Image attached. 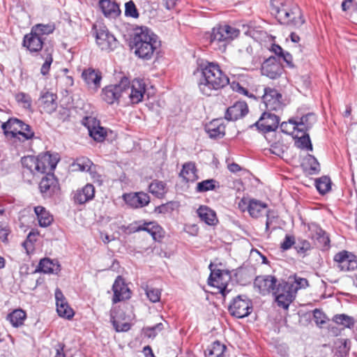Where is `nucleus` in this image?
<instances>
[{"instance_id": "nucleus-59", "label": "nucleus", "mask_w": 357, "mask_h": 357, "mask_svg": "<svg viewBox=\"0 0 357 357\" xmlns=\"http://www.w3.org/2000/svg\"><path fill=\"white\" fill-rule=\"evenodd\" d=\"M10 233L8 225L6 223L0 222V239L4 242H8V236Z\"/></svg>"}, {"instance_id": "nucleus-24", "label": "nucleus", "mask_w": 357, "mask_h": 357, "mask_svg": "<svg viewBox=\"0 0 357 357\" xmlns=\"http://www.w3.org/2000/svg\"><path fill=\"white\" fill-rule=\"evenodd\" d=\"M44 40L43 37L33 33L31 29L29 33L24 36L22 45L31 53L38 52L42 50Z\"/></svg>"}, {"instance_id": "nucleus-19", "label": "nucleus", "mask_w": 357, "mask_h": 357, "mask_svg": "<svg viewBox=\"0 0 357 357\" xmlns=\"http://www.w3.org/2000/svg\"><path fill=\"white\" fill-rule=\"evenodd\" d=\"M82 78L89 89L96 91L100 87L101 73L96 69L88 68L82 73Z\"/></svg>"}, {"instance_id": "nucleus-39", "label": "nucleus", "mask_w": 357, "mask_h": 357, "mask_svg": "<svg viewBox=\"0 0 357 357\" xmlns=\"http://www.w3.org/2000/svg\"><path fill=\"white\" fill-rule=\"evenodd\" d=\"M149 192L155 197L163 198L167 192L166 183L163 181L154 180L149 186Z\"/></svg>"}, {"instance_id": "nucleus-34", "label": "nucleus", "mask_w": 357, "mask_h": 357, "mask_svg": "<svg viewBox=\"0 0 357 357\" xmlns=\"http://www.w3.org/2000/svg\"><path fill=\"white\" fill-rule=\"evenodd\" d=\"M197 213L201 220L208 225H215L218 221L215 212L207 206H200Z\"/></svg>"}, {"instance_id": "nucleus-2", "label": "nucleus", "mask_w": 357, "mask_h": 357, "mask_svg": "<svg viewBox=\"0 0 357 357\" xmlns=\"http://www.w3.org/2000/svg\"><path fill=\"white\" fill-rule=\"evenodd\" d=\"M197 72L199 73L197 81L199 90L206 96H211L229 84L228 77L217 63L211 62L202 65Z\"/></svg>"}, {"instance_id": "nucleus-20", "label": "nucleus", "mask_w": 357, "mask_h": 357, "mask_svg": "<svg viewBox=\"0 0 357 357\" xmlns=\"http://www.w3.org/2000/svg\"><path fill=\"white\" fill-rule=\"evenodd\" d=\"M123 197L126 204L133 208L144 207L150 202L149 196L143 192L124 194Z\"/></svg>"}, {"instance_id": "nucleus-21", "label": "nucleus", "mask_w": 357, "mask_h": 357, "mask_svg": "<svg viewBox=\"0 0 357 357\" xmlns=\"http://www.w3.org/2000/svg\"><path fill=\"white\" fill-rule=\"evenodd\" d=\"M310 237L316 241V244L321 248H325L329 245L330 239L325 231L317 224L310 223L308 225Z\"/></svg>"}, {"instance_id": "nucleus-26", "label": "nucleus", "mask_w": 357, "mask_h": 357, "mask_svg": "<svg viewBox=\"0 0 357 357\" xmlns=\"http://www.w3.org/2000/svg\"><path fill=\"white\" fill-rule=\"evenodd\" d=\"M56 311L61 317L70 319L74 316L73 310L68 305L61 291L57 289L55 291Z\"/></svg>"}, {"instance_id": "nucleus-47", "label": "nucleus", "mask_w": 357, "mask_h": 357, "mask_svg": "<svg viewBox=\"0 0 357 357\" xmlns=\"http://www.w3.org/2000/svg\"><path fill=\"white\" fill-rule=\"evenodd\" d=\"M15 100L24 109H31V98L26 93L19 92L15 95Z\"/></svg>"}, {"instance_id": "nucleus-63", "label": "nucleus", "mask_w": 357, "mask_h": 357, "mask_svg": "<svg viewBox=\"0 0 357 357\" xmlns=\"http://www.w3.org/2000/svg\"><path fill=\"white\" fill-rule=\"evenodd\" d=\"M271 50L279 57H281L284 52L282 48L278 45H273Z\"/></svg>"}, {"instance_id": "nucleus-1", "label": "nucleus", "mask_w": 357, "mask_h": 357, "mask_svg": "<svg viewBox=\"0 0 357 357\" xmlns=\"http://www.w3.org/2000/svg\"><path fill=\"white\" fill-rule=\"evenodd\" d=\"M59 160L58 154L49 152L41 153L38 156L26 155L21 159V163L33 174H47L39 183V189L43 197H50L58 189V182L52 172Z\"/></svg>"}, {"instance_id": "nucleus-8", "label": "nucleus", "mask_w": 357, "mask_h": 357, "mask_svg": "<svg viewBox=\"0 0 357 357\" xmlns=\"http://www.w3.org/2000/svg\"><path fill=\"white\" fill-rule=\"evenodd\" d=\"M212 264L209 265L211 272L208 280V284L210 286L216 287L222 296H225L229 292L227 287L231 279L230 273L227 271L220 269L212 270Z\"/></svg>"}, {"instance_id": "nucleus-56", "label": "nucleus", "mask_w": 357, "mask_h": 357, "mask_svg": "<svg viewBox=\"0 0 357 357\" xmlns=\"http://www.w3.org/2000/svg\"><path fill=\"white\" fill-rule=\"evenodd\" d=\"M313 319L317 325H322L326 323V315L325 314L319 309H315L313 311Z\"/></svg>"}, {"instance_id": "nucleus-18", "label": "nucleus", "mask_w": 357, "mask_h": 357, "mask_svg": "<svg viewBox=\"0 0 357 357\" xmlns=\"http://www.w3.org/2000/svg\"><path fill=\"white\" fill-rule=\"evenodd\" d=\"M23 126L24 128L28 129V124L18 119L10 118L1 125V128L7 137L21 139L22 138L19 137V134L23 129Z\"/></svg>"}, {"instance_id": "nucleus-36", "label": "nucleus", "mask_w": 357, "mask_h": 357, "mask_svg": "<svg viewBox=\"0 0 357 357\" xmlns=\"http://www.w3.org/2000/svg\"><path fill=\"white\" fill-rule=\"evenodd\" d=\"M37 271L44 273L56 274L60 271V265L57 261L44 258L40 261Z\"/></svg>"}, {"instance_id": "nucleus-16", "label": "nucleus", "mask_w": 357, "mask_h": 357, "mask_svg": "<svg viewBox=\"0 0 357 357\" xmlns=\"http://www.w3.org/2000/svg\"><path fill=\"white\" fill-rule=\"evenodd\" d=\"M56 100V94L49 91H41L38 100V105L41 112L52 114L55 112L58 105Z\"/></svg>"}, {"instance_id": "nucleus-49", "label": "nucleus", "mask_w": 357, "mask_h": 357, "mask_svg": "<svg viewBox=\"0 0 357 357\" xmlns=\"http://www.w3.org/2000/svg\"><path fill=\"white\" fill-rule=\"evenodd\" d=\"M45 59V62L41 66L40 73L43 75H47L50 70V66L53 62V58L52 52H48L47 51L42 56Z\"/></svg>"}, {"instance_id": "nucleus-62", "label": "nucleus", "mask_w": 357, "mask_h": 357, "mask_svg": "<svg viewBox=\"0 0 357 357\" xmlns=\"http://www.w3.org/2000/svg\"><path fill=\"white\" fill-rule=\"evenodd\" d=\"M227 167L228 169L232 173L238 172L241 169V167L238 164L234 162L229 164Z\"/></svg>"}, {"instance_id": "nucleus-17", "label": "nucleus", "mask_w": 357, "mask_h": 357, "mask_svg": "<svg viewBox=\"0 0 357 357\" xmlns=\"http://www.w3.org/2000/svg\"><path fill=\"white\" fill-rule=\"evenodd\" d=\"M83 124L87 127L90 136L97 142H102L107 135V129L100 126L99 122L92 117H86Z\"/></svg>"}, {"instance_id": "nucleus-23", "label": "nucleus", "mask_w": 357, "mask_h": 357, "mask_svg": "<svg viewBox=\"0 0 357 357\" xmlns=\"http://www.w3.org/2000/svg\"><path fill=\"white\" fill-rule=\"evenodd\" d=\"M282 67L275 57L271 56L261 66V73L271 79L278 78L282 73Z\"/></svg>"}, {"instance_id": "nucleus-45", "label": "nucleus", "mask_w": 357, "mask_h": 357, "mask_svg": "<svg viewBox=\"0 0 357 357\" xmlns=\"http://www.w3.org/2000/svg\"><path fill=\"white\" fill-rule=\"evenodd\" d=\"M316 188L319 193L324 195L331 188V181L329 177L322 176L316 180Z\"/></svg>"}, {"instance_id": "nucleus-4", "label": "nucleus", "mask_w": 357, "mask_h": 357, "mask_svg": "<svg viewBox=\"0 0 357 357\" xmlns=\"http://www.w3.org/2000/svg\"><path fill=\"white\" fill-rule=\"evenodd\" d=\"M272 4L280 24L296 27L304 24L301 10L291 0H273Z\"/></svg>"}, {"instance_id": "nucleus-51", "label": "nucleus", "mask_w": 357, "mask_h": 357, "mask_svg": "<svg viewBox=\"0 0 357 357\" xmlns=\"http://www.w3.org/2000/svg\"><path fill=\"white\" fill-rule=\"evenodd\" d=\"M110 318L111 322L112 323V325L116 332H126L130 328V324L129 323L125 322L120 324L118 321L116 320L113 310H111Z\"/></svg>"}, {"instance_id": "nucleus-55", "label": "nucleus", "mask_w": 357, "mask_h": 357, "mask_svg": "<svg viewBox=\"0 0 357 357\" xmlns=\"http://www.w3.org/2000/svg\"><path fill=\"white\" fill-rule=\"evenodd\" d=\"M310 243L307 240H298L295 245V249L298 253L304 254L310 249Z\"/></svg>"}, {"instance_id": "nucleus-6", "label": "nucleus", "mask_w": 357, "mask_h": 357, "mask_svg": "<svg viewBox=\"0 0 357 357\" xmlns=\"http://www.w3.org/2000/svg\"><path fill=\"white\" fill-rule=\"evenodd\" d=\"M129 86L130 80L123 77L119 84L107 86L102 89V98L109 105L118 102L120 98L125 97V93H128Z\"/></svg>"}, {"instance_id": "nucleus-13", "label": "nucleus", "mask_w": 357, "mask_h": 357, "mask_svg": "<svg viewBox=\"0 0 357 357\" xmlns=\"http://www.w3.org/2000/svg\"><path fill=\"white\" fill-rule=\"evenodd\" d=\"M278 282V279L273 275H259L256 277L254 286L262 295H266L271 293L273 294V291Z\"/></svg>"}, {"instance_id": "nucleus-7", "label": "nucleus", "mask_w": 357, "mask_h": 357, "mask_svg": "<svg viewBox=\"0 0 357 357\" xmlns=\"http://www.w3.org/2000/svg\"><path fill=\"white\" fill-rule=\"evenodd\" d=\"M291 282L286 281L278 282L273 294L275 297V301L278 305L287 310L289 305L294 300L295 289H291Z\"/></svg>"}, {"instance_id": "nucleus-61", "label": "nucleus", "mask_w": 357, "mask_h": 357, "mask_svg": "<svg viewBox=\"0 0 357 357\" xmlns=\"http://www.w3.org/2000/svg\"><path fill=\"white\" fill-rule=\"evenodd\" d=\"M282 59L289 65V66H292L293 58L291 54L287 52H284L282 54L281 57Z\"/></svg>"}, {"instance_id": "nucleus-30", "label": "nucleus", "mask_w": 357, "mask_h": 357, "mask_svg": "<svg viewBox=\"0 0 357 357\" xmlns=\"http://www.w3.org/2000/svg\"><path fill=\"white\" fill-rule=\"evenodd\" d=\"M73 170L89 172L93 178H96L97 175L96 166L89 158L80 157L72 164Z\"/></svg>"}, {"instance_id": "nucleus-12", "label": "nucleus", "mask_w": 357, "mask_h": 357, "mask_svg": "<svg viewBox=\"0 0 357 357\" xmlns=\"http://www.w3.org/2000/svg\"><path fill=\"white\" fill-rule=\"evenodd\" d=\"M280 123V118L278 115L270 112H264L259 119L251 127L257 128L262 132H268L275 130Z\"/></svg>"}, {"instance_id": "nucleus-40", "label": "nucleus", "mask_w": 357, "mask_h": 357, "mask_svg": "<svg viewBox=\"0 0 357 357\" xmlns=\"http://www.w3.org/2000/svg\"><path fill=\"white\" fill-rule=\"evenodd\" d=\"M303 166L310 174H315L320 171L319 162L312 155L310 154H308L305 158Z\"/></svg>"}, {"instance_id": "nucleus-28", "label": "nucleus", "mask_w": 357, "mask_h": 357, "mask_svg": "<svg viewBox=\"0 0 357 357\" xmlns=\"http://www.w3.org/2000/svg\"><path fill=\"white\" fill-rule=\"evenodd\" d=\"M247 204L245 199H242L239 203V206H241V204ZM248 211L251 217L257 218L261 216L268 208V206L266 203L262 202L259 200L252 199H250L248 203Z\"/></svg>"}, {"instance_id": "nucleus-22", "label": "nucleus", "mask_w": 357, "mask_h": 357, "mask_svg": "<svg viewBox=\"0 0 357 357\" xmlns=\"http://www.w3.org/2000/svg\"><path fill=\"white\" fill-rule=\"evenodd\" d=\"M112 290L114 291V296L112 298V302L114 303H116L130 298L131 292L121 276H118L115 280L112 287Z\"/></svg>"}, {"instance_id": "nucleus-3", "label": "nucleus", "mask_w": 357, "mask_h": 357, "mask_svg": "<svg viewBox=\"0 0 357 357\" xmlns=\"http://www.w3.org/2000/svg\"><path fill=\"white\" fill-rule=\"evenodd\" d=\"M135 53L139 58L150 59L154 52L160 46L158 37L149 28H137L133 36Z\"/></svg>"}, {"instance_id": "nucleus-27", "label": "nucleus", "mask_w": 357, "mask_h": 357, "mask_svg": "<svg viewBox=\"0 0 357 357\" xmlns=\"http://www.w3.org/2000/svg\"><path fill=\"white\" fill-rule=\"evenodd\" d=\"M248 112V107L247 103L244 101H238L227 108L225 113V119L229 121H236L245 116Z\"/></svg>"}, {"instance_id": "nucleus-31", "label": "nucleus", "mask_w": 357, "mask_h": 357, "mask_svg": "<svg viewBox=\"0 0 357 357\" xmlns=\"http://www.w3.org/2000/svg\"><path fill=\"white\" fill-rule=\"evenodd\" d=\"M99 7L106 17L116 18L121 13L118 4L110 0H100Z\"/></svg>"}, {"instance_id": "nucleus-57", "label": "nucleus", "mask_w": 357, "mask_h": 357, "mask_svg": "<svg viewBox=\"0 0 357 357\" xmlns=\"http://www.w3.org/2000/svg\"><path fill=\"white\" fill-rule=\"evenodd\" d=\"M230 86H231V88L232 89V90L234 91L238 92L240 94H242V95H244V96H249V97H252L253 96L252 95H249V92H248V89H246L245 88L242 86L237 82L233 81L232 82H231L230 83Z\"/></svg>"}, {"instance_id": "nucleus-11", "label": "nucleus", "mask_w": 357, "mask_h": 357, "mask_svg": "<svg viewBox=\"0 0 357 357\" xmlns=\"http://www.w3.org/2000/svg\"><path fill=\"white\" fill-rule=\"evenodd\" d=\"M96 40L102 50L111 51L117 47V40L105 26H100L96 30Z\"/></svg>"}, {"instance_id": "nucleus-14", "label": "nucleus", "mask_w": 357, "mask_h": 357, "mask_svg": "<svg viewBox=\"0 0 357 357\" xmlns=\"http://www.w3.org/2000/svg\"><path fill=\"white\" fill-rule=\"evenodd\" d=\"M264 94L262 96L266 107L268 110L278 111L282 109V95L276 89L265 87Z\"/></svg>"}, {"instance_id": "nucleus-15", "label": "nucleus", "mask_w": 357, "mask_h": 357, "mask_svg": "<svg viewBox=\"0 0 357 357\" xmlns=\"http://www.w3.org/2000/svg\"><path fill=\"white\" fill-rule=\"evenodd\" d=\"M128 93H125L132 104L142 102L146 91V84L142 79H135L130 82Z\"/></svg>"}, {"instance_id": "nucleus-9", "label": "nucleus", "mask_w": 357, "mask_h": 357, "mask_svg": "<svg viewBox=\"0 0 357 357\" xmlns=\"http://www.w3.org/2000/svg\"><path fill=\"white\" fill-rule=\"evenodd\" d=\"M333 260L341 271H351L357 268V257L347 250H342L336 253Z\"/></svg>"}, {"instance_id": "nucleus-25", "label": "nucleus", "mask_w": 357, "mask_h": 357, "mask_svg": "<svg viewBox=\"0 0 357 357\" xmlns=\"http://www.w3.org/2000/svg\"><path fill=\"white\" fill-rule=\"evenodd\" d=\"M94 197V186L92 184L87 183L83 188H79L73 192V199L75 203L84 204L93 199Z\"/></svg>"}, {"instance_id": "nucleus-44", "label": "nucleus", "mask_w": 357, "mask_h": 357, "mask_svg": "<svg viewBox=\"0 0 357 357\" xmlns=\"http://www.w3.org/2000/svg\"><path fill=\"white\" fill-rule=\"evenodd\" d=\"M288 282H291V289H295V296L298 289H305L308 286V281L306 278H301L296 275L289 277Z\"/></svg>"}, {"instance_id": "nucleus-50", "label": "nucleus", "mask_w": 357, "mask_h": 357, "mask_svg": "<svg viewBox=\"0 0 357 357\" xmlns=\"http://www.w3.org/2000/svg\"><path fill=\"white\" fill-rule=\"evenodd\" d=\"M333 321L337 324L347 328H351L354 325V320L351 317L344 314H336L333 317Z\"/></svg>"}, {"instance_id": "nucleus-64", "label": "nucleus", "mask_w": 357, "mask_h": 357, "mask_svg": "<svg viewBox=\"0 0 357 357\" xmlns=\"http://www.w3.org/2000/svg\"><path fill=\"white\" fill-rule=\"evenodd\" d=\"M353 0H344L342 3V8L344 11L347 10L349 9Z\"/></svg>"}, {"instance_id": "nucleus-48", "label": "nucleus", "mask_w": 357, "mask_h": 357, "mask_svg": "<svg viewBox=\"0 0 357 357\" xmlns=\"http://www.w3.org/2000/svg\"><path fill=\"white\" fill-rule=\"evenodd\" d=\"M31 29L33 30V33H36L40 36L43 37V36L52 33L54 27L49 24H39L33 26Z\"/></svg>"}, {"instance_id": "nucleus-60", "label": "nucleus", "mask_w": 357, "mask_h": 357, "mask_svg": "<svg viewBox=\"0 0 357 357\" xmlns=\"http://www.w3.org/2000/svg\"><path fill=\"white\" fill-rule=\"evenodd\" d=\"M22 128L23 129L22 130V131L19 134V137H22L24 139H32L33 137L34 132L31 130L30 126L28 125V129L24 128V127Z\"/></svg>"}, {"instance_id": "nucleus-32", "label": "nucleus", "mask_w": 357, "mask_h": 357, "mask_svg": "<svg viewBox=\"0 0 357 357\" xmlns=\"http://www.w3.org/2000/svg\"><path fill=\"white\" fill-rule=\"evenodd\" d=\"M135 231H146L154 241H160L163 236L162 228L155 222H145L135 229Z\"/></svg>"}, {"instance_id": "nucleus-5", "label": "nucleus", "mask_w": 357, "mask_h": 357, "mask_svg": "<svg viewBox=\"0 0 357 357\" xmlns=\"http://www.w3.org/2000/svg\"><path fill=\"white\" fill-rule=\"evenodd\" d=\"M240 33L238 29L227 24L218 25L213 28L208 38L211 46L220 52H225L227 45Z\"/></svg>"}, {"instance_id": "nucleus-52", "label": "nucleus", "mask_w": 357, "mask_h": 357, "mask_svg": "<svg viewBox=\"0 0 357 357\" xmlns=\"http://www.w3.org/2000/svg\"><path fill=\"white\" fill-rule=\"evenodd\" d=\"M163 324L162 323H158L153 326L144 328L143 331L145 336L150 338H154L159 332L163 330Z\"/></svg>"}, {"instance_id": "nucleus-38", "label": "nucleus", "mask_w": 357, "mask_h": 357, "mask_svg": "<svg viewBox=\"0 0 357 357\" xmlns=\"http://www.w3.org/2000/svg\"><path fill=\"white\" fill-rule=\"evenodd\" d=\"M26 318V313L22 309H15L7 315V320L15 328L24 324Z\"/></svg>"}, {"instance_id": "nucleus-33", "label": "nucleus", "mask_w": 357, "mask_h": 357, "mask_svg": "<svg viewBox=\"0 0 357 357\" xmlns=\"http://www.w3.org/2000/svg\"><path fill=\"white\" fill-rule=\"evenodd\" d=\"M294 119H296L298 132H307L317 121L316 116L313 113H308L300 118Z\"/></svg>"}, {"instance_id": "nucleus-10", "label": "nucleus", "mask_w": 357, "mask_h": 357, "mask_svg": "<svg viewBox=\"0 0 357 357\" xmlns=\"http://www.w3.org/2000/svg\"><path fill=\"white\" fill-rule=\"evenodd\" d=\"M231 314L237 318L248 316L252 310V303L246 296H238L229 307Z\"/></svg>"}, {"instance_id": "nucleus-42", "label": "nucleus", "mask_w": 357, "mask_h": 357, "mask_svg": "<svg viewBox=\"0 0 357 357\" xmlns=\"http://www.w3.org/2000/svg\"><path fill=\"white\" fill-rule=\"evenodd\" d=\"M226 347L218 341L212 343L205 351L206 357H223Z\"/></svg>"}, {"instance_id": "nucleus-43", "label": "nucleus", "mask_w": 357, "mask_h": 357, "mask_svg": "<svg viewBox=\"0 0 357 357\" xmlns=\"http://www.w3.org/2000/svg\"><path fill=\"white\" fill-rule=\"evenodd\" d=\"M295 139H297L296 143L297 146L303 149H307L309 151H312V145L310 139L309 135L307 132H298L294 137Z\"/></svg>"}, {"instance_id": "nucleus-53", "label": "nucleus", "mask_w": 357, "mask_h": 357, "mask_svg": "<svg viewBox=\"0 0 357 357\" xmlns=\"http://www.w3.org/2000/svg\"><path fill=\"white\" fill-rule=\"evenodd\" d=\"M146 295L151 302L156 303L160 299L161 292L158 289L147 288Z\"/></svg>"}, {"instance_id": "nucleus-37", "label": "nucleus", "mask_w": 357, "mask_h": 357, "mask_svg": "<svg viewBox=\"0 0 357 357\" xmlns=\"http://www.w3.org/2000/svg\"><path fill=\"white\" fill-rule=\"evenodd\" d=\"M180 176L186 182H194L198 178L195 163L187 162L183 165Z\"/></svg>"}, {"instance_id": "nucleus-29", "label": "nucleus", "mask_w": 357, "mask_h": 357, "mask_svg": "<svg viewBox=\"0 0 357 357\" xmlns=\"http://www.w3.org/2000/svg\"><path fill=\"white\" fill-rule=\"evenodd\" d=\"M205 130L210 138H222L225 135V126L222 119H213L205 126Z\"/></svg>"}, {"instance_id": "nucleus-58", "label": "nucleus", "mask_w": 357, "mask_h": 357, "mask_svg": "<svg viewBox=\"0 0 357 357\" xmlns=\"http://www.w3.org/2000/svg\"><path fill=\"white\" fill-rule=\"evenodd\" d=\"M295 244V238L294 236L286 235L282 243H281L280 248L282 250H287Z\"/></svg>"}, {"instance_id": "nucleus-46", "label": "nucleus", "mask_w": 357, "mask_h": 357, "mask_svg": "<svg viewBox=\"0 0 357 357\" xmlns=\"http://www.w3.org/2000/svg\"><path fill=\"white\" fill-rule=\"evenodd\" d=\"M280 128L284 133L294 137L297 133L296 119H291L287 122H282L280 125Z\"/></svg>"}, {"instance_id": "nucleus-54", "label": "nucleus", "mask_w": 357, "mask_h": 357, "mask_svg": "<svg viewBox=\"0 0 357 357\" xmlns=\"http://www.w3.org/2000/svg\"><path fill=\"white\" fill-rule=\"evenodd\" d=\"M125 15L134 18H137L139 17L138 11L132 1H130L126 3Z\"/></svg>"}, {"instance_id": "nucleus-35", "label": "nucleus", "mask_w": 357, "mask_h": 357, "mask_svg": "<svg viewBox=\"0 0 357 357\" xmlns=\"http://www.w3.org/2000/svg\"><path fill=\"white\" fill-rule=\"evenodd\" d=\"M34 212L40 227H47L53 222V216L45 207L41 206H35Z\"/></svg>"}, {"instance_id": "nucleus-41", "label": "nucleus", "mask_w": 357, "mask_h": 357, "mask_svg": "<svg viewBox=\"0 0 357 357\" xmlns=\"http://www.w3.org/2000/svg\"><path fill=\"white\" fill-rule=\"evenodd\" d=\"M219 188V182L211 178L197 183L195 190L197 192L202 193L209 190H215Z\"/></svg>"}]
</instances>
